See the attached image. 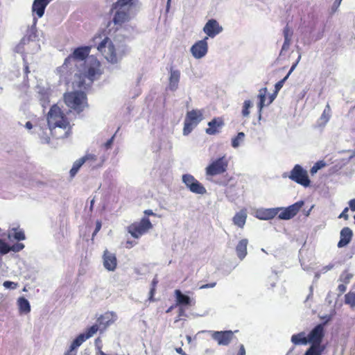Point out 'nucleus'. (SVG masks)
I'll return each mask as SVG.
<instances>
[{"label":"nucleus","instance_id":"dca6fc26","mask_svg":"<svg viewBox=\"0 0 355 355\" xmlns=\"http://www.w3.org/2000/svg\"><path fill=\"white\" fill-rule=\"evenodd\" d=\"M211 337L219 345L226 346L232 341L234 333L232 331H217L213 332Z\"/></svg>","mask_w":355,"mask_h":355},{"label":"nucleus","instance_id":"864d4df0","mask_svg":"<svg viewBox=\"0 0 355 355\" xmlns=\"http://www.w3.org/2000/svg\"><path fill=\"white\" fill-rule=\"evenodd\" d=\"M156 289H154V288H150V292H149V297L148 300L150 301H154V295L155 293Z\"/></svg>","mask_w":355,"mask_h":355},{"label":"nucleus","instance_id":"052dcab7","mask_svg":"<svg viewBox=\"0 0 355 355\" xmlns=\"http://www.w3.org/2000/svg\"><path fill=\"white\" fill-rule=\"evenodd\" d=\"M134 245H135V243H134L133 241H128L126 242V244H125V248H132Z\"/></svg>","mask_w":355,"mask_h":355},{"label":"nucleus","instance_id":"338daca9","mask_svg":"<svg viewBox=\"0 0 355 355\" xmlns=\"http://www.w3.org/2000/svg\"><path fill=\"white\" fill-rule=\"evenodd\" d=\"M176 306L175 305H173L171 306H170L167 310H166V313H169L171 312Z\"/></svg>","mask_w":355,"mask_h":355},{"label":"nucleus","instance_id":"6ab92c4d","mask_svg":"<svg viewBox=\"0 0 355 355\" xmlns=\"http://www.w3.org/2000/svg\"><path fill=\"white\" fill-rule=\"evenodd\" d=\"M209 128L206 129V133L209 135H214L220 132L224 125L223 119L220 117L214 118L208 123Z\"/></svg>","mask_w":355,"mask_h":355},{"label":"nucleus","instance_id":"20e7f679","mask_svg":"<svg viewBox=\"0 0 355 355\" xmlns=\"http://www.w3.org/2000/svg\"><path fill=\"white\" fill-rule=\"evenodd\" d=\"M134 6V0H118L113 3L112 10L115 12L112 22L117 31L130 19V11Z\"/></svg>","mask_w":355,"mask_h":355},{"label":"nucleus","instance_id":"ea45409f","mask_svg":"<svg viewBox=\"0 0 355 355\" xmlns=\"http://www.w3.org/2000/svg\"><path fill=\"white\" fill-rule=\"evenodd\" d=\"M11 250L10 247L5 242L0 241V252L1 254H7Z\"/></svg>","mask_w":355,"mask_h":355},{"label":"nucleus","instance_id":"f03ea898","mask_svg":"<svg viewBox=\"0 0 355 355\" xmlns=\"http://www.w3.org/2000/svg\"><path fill=\"white\" fill-rule=\"evenodd\" d=\"M101 74V62L95 57L91 56L85 61L83 69H78L75 73L73 85L80 89H87Z\"/></svg>","mask_w":355,"mask_h":355},{"label":"nucleus","instance_id":"e2e57ef3","mask_svg":"<svg viewBox=\"0 0 355 355\" xmlns=\"http://www.w3.org/2000/svg\"><path fill=\"white\" fill-rule=\"evenodd\" d=\"M25 127L28 129V130H31L33 128V124L31 121H27L25 124Z\"/></svg>","mask_w":355,"mask_h":355},{"label":"nucleus","instance_id":"72a5a7b5","mask_svg":"<svg viewBox=\"0 0 355 355\" xmlns=\"http://www.w3.org/2000/svg\"><path fill=\"white\" fill-rule=\"evenodd\" d=\"M353 274L350 273L348 270H344L339 277V281L345 284H349L351 279L353 277Z\"/></svg>","mask_w":355,"mask_h":355},{"label":"nucleus","instance_id":"0e129e2a","mask_svg":"<svg viewBox=\"0 0 355 355\" xmlns=\"http://www.w3.org/2000/svg\"><path fill=\"white\" fill-rule=\"evenodd\" d=\"M24 73L26 76L30 73L28 65L26 64L24 66Z\"/></svg>","mask_w":355,"mask_h":355},{"label":"nucleus","instance_id":"a211bd4d","mask_svg":"<svg viewBox=\"0 0 355 355\" xmlns=\"http://www.w3.org/2000/svg\"><path fill=\"white\" fill-rule=\"evenodd\" d=\"M103 266L108 271H114L117 267V259L114 253L105 250L103 255Z\"/></svg>","mask_w":355,"mask_h":355},{"label":"nucleus","instance_id":"ddd939ff","mask_svg":"<svg viewBox=\"0 0 355 355\" xmlns=\"http://www.w3.org/2000/svg\"><path fill=\"white\" fill-rule=\"evenodd\" d=\"M324 336V329L322 324L316 325L308 334L307 338L311 345H315L317 347H324L325 345H322L323 338Z\"/></svg>","mask_w":355,"mask_h":355},{"label":"nucleus","instance_id":"13d9d810","mask_svg":"<svg viewBox=\"0 0 355 355\" xmlns=\"http://www.w3.org/2000/svg\"><path fill=\"white\" fill-rule=\"evenodd\" d=\"M144 214L146 216H155V214L151 209H146L144 211Z\"/></svg>","mask_w":355,"mask_h":355},{"label":"nucleus","instance_id":"4c0bfd02","mask_svg":"<svg viewBox=\"0 0 355 355\" xmlns=\"http://www.w3.org/2000/svg\"><path fill=\"white\" fill-rule=\"evenodd\" d=\"M252 104L250 100H246L243 103L242 109V115L244 117H248L250 114V108L252 107Z\"/></svg>","mask_w":355,"mask_h":355},{"label":"nucleus","instance_id":"de8ad7c7","mask_svg":"<svg viewBox=\"0 0 355 355\" xmlns=\"http://www.w3.org/2000/svg\"><path fill=\"white\" fill-rule=\"evenodd\" d=\"M348 211H349V208L348 207H345L344 209V210L343 211V212L339 215L338 218H343L345 220H348V218H349V215L347 214Z\"/></svg>","mask_w":355,"mask_h":355},{"label":"nucleus","instance_id":"5fc2aeb1","mask_svg":"<svg viewBox=\"0 0 355 355\" xmlns=\"http://www.w3.org/2000/svg\"><path fill=\"white\" fill-rule=\"evenodd\" d=\"M349 206L352 211H355V198L349 201Z\"/></svg>","mask_w":355,"mask_h":355},{"label":"nucleus","instance_id":"f8f14e48","mask_svg":"<svg viewBox=\"0 0 355 355\" xmlns=\"http://www.w3.org/2000/svg\"><path fill=\"white\" fill-rule=\"evenodd\" d=\"M182 182L193 193L203 195L206 193L205 187L197 180L192 175L184 174L182 175Z\"/></svg>","mask_w":355,"mask_h":355},{"label":"nucleus","instance_id":"2eb2a0df","mask_svg":"<svg viewBox=\"0 0 355 355\" xmlns=\"http://www.w3.org/2000/svg\"><path fill=\"white\" fill-rule=\"evenodd\" d=\"M207 39L208 37H205L203 40L196 42L191 46V52L195 58H202L207 54L208 51Z\"/></svg>","mask_w":355,"mask_h":355},{"label":"nucleus","instance_id":"412c9836","mask_svg":"<svg viewBox=\"0 0 355 355\" xmlns=\"http://www.w3.org/2000/svg\"><path fill=\"white\" fill-rule=\"evenodd\" d=\"M331 117V108L327 103L321 114L318 119L315 127L318 128H324Z\"/></svg>","mask_w":355,"mask_h":355},{"label":"nucleus","instance_id":"aec40b11","mask_svg":"<svg viewBox=\"0 0 355 355\" xmlns=\"http://www.w3.org/2000/svg\"><path fill=\"white\" fill-rule=\"evenodd\" d=\"M352 230L348 227H343L340 233V241L338 243V247L343 248L346 246L352 241Z\"/></svg>","mask_w":355,"mask_h":355},{"label":"nucleus","instance_id":"774afa93","mask_svg":"<svg viewBox=\"0 0 355 355\" xmlns=\"http://www.w3.org/2000/svg\"><path fill=\"white\" fill-rule=\"evenodd\" d=\"M94 202V200H92L91 201V209H92V207H93Z\"/></svg>","mask_w":355,"mask_h":355},{"label":"nucleus","instance_id":"b1692460","mask_svg":"<svg viewBox=\"0 0 355 355\" xmlns=\"http://www.w3.org/2000/svg\"><path fill=\"white\" fill-rule=\"evenodd\" d=\"M175 296V306H190L191 304V298L183 294L180 290L176 289L174 292Z\"/></svg>","mask_w":355,"mask_h":355},{"label":"nucleus","instance_id":"49530a36","mask_svg":"<svg viewBox=\"0 0 355 355\" xmlns=\"http://www.w3.org/2000/svg\"><path fill=\"white\" fill-rule=\"evenodd\" d=\"M291 40L289 39H284V44L282 47V52L284 51H287L289 49L290 44H291Z\"/></svg>","mask_w":355,"mask_h":355},{"label":"nucleus","instance_id":"423d86ee","mask_svg":"<svg viewBox=\"0 0 355 355\" xmlns=\"http://www.w3.org/2000/svg\"><path fill=\"white\" fill-rule=\"evenodd\" d=\"M66 105L77 114L89 107L87 94L82 91H72L64 94Z\"/></svg>","mask_w":355,"mask_h":355},{"label":"nucleus","instance_id":"0eeeda50","mask_svg":"<svg viewBox=\"0 0 355 355\" xmlns=\"http://www.w3.org/2000/svg\"><path fill=\"white\" fill-rule=\"evenodd\" d=\"M203 111L193 109L186 114L184 122L183 135H188L202 121Z\"/></svg>","mask_w":355,"mask_h":355},{"label":"nucleus","instance_id":"e433bc0d","mask_svg":"<svg viewBox=\"0 0 355 355\" xmlns=\"http://www.w3.org/2000/svg\"><path fill=\"white\" fill-rule=\"evenodd\" d=\"M245 134L243 132H239L238 135L232 139V146L234 148H237L240 145L241 141L243 140Z\"/></svg>","mask_w":355,"mask_h":355},{"label":"nucleus","instance_id":"2f4dec72","mask_svg":"<svg viewBox=\"0 0 355 355\" xmlns=\"http://www.w3.org/2000/svg\"><path fill=\"white\" fill-rule=\"evenodd\" d=\"M296 66V64H294L290 71H288V73H287V75L282 80H280L279 81H278L275 85V94H277L279 92V91L282 89V87H283L285 81L287 80V78H288V76H290V74L291 73V72L293 71V69H295Z\"/></svg>","mask_w":355,"mask_h":355},{"label":"nucleus","instance_id":"680f3d73","mask_svg":"<svg viewBox=\"0 0 355 355\" xmlns=\"http://www.w3.org/2000/svg\"><path fill=\"white\" fill-rule=\"evenodd\" d=\"M184 315V310L182 308V306H180L179 309L178 317L180 318L181 316H182Z\"/></svg>","mask_w":355,"mask_h":355},{"label":"nucleus","instance_id":"79ce46f5","mask_svg":"<svg viewBox=\"0 0 355 355\" xmlns=\"http://www.w3.org/2000/svg\"><path fill=\"white\" fill-rule=\"evenodd\" d=\"M283 34L284 39L291 40V37L293 35V31L291 30L288 26L284 27L283 31Z\"/></svg>","mask_w":355,"mask_h":355},{"label":"nucleus","instance_id":"6e6552de","mask_svg":"<svg viewBox=\"0 0 355 355\" xmlns=\"http://www.w3.org/2000/svg\"><path fill=\"white\" fill-rule=\"evenodd\" d=\"M153 228V224L147 217L142 218L138 222L131 223L127 227V231L135 239H139Z\"/></svg>","mask_w":355,"mask_h":355},{"label":"nucleus","instance_id":"c756f323","mask_svg":"<svg viewBox=\"0 0 355 355\" xmlns=\"http://www.w3.org/2000/svg\"><path fill=\"white\" fill-rule=\"evenodd\" d=\"M87 339L85 338L84 334H80L71 343L69 349L65 353V355H70V353L73 352L74 349L78 348L79 346L82 345V343L85 341Z\"/></svg>","mask_w":355,"mask_h":355},{"label":"nucleus","instance_id":"a18cd8bd","mask_svg":"<svg viewBox=\"0 0 355 355\" xmlns=\"http://www.w3.org/2000/svg\"><path fill=\"white\" fill-rule=\"evenodd\" d=\"M337 290L339 292L340 295L343 294L346 291V290H347V284H345L341 282V284H340L338 286Z\"/></svg>","mask_w":355,"mask_h":355},{"label":"nucleus","instance_id":"bf43d9fd","mask_svg":"<svg viewBox=\"0 0 355 355\" xmlns=\"http://www.w3.org/2000/svg\"><path fill=\"white\" fill-rule=\"evenodd\" d=\"M175 351L177 352V353H178L179 354H181V355H188L187 354H186L183 349L181 348V347H178L175 349Z\"/></svg>","mask_w":355,"mask_h":355},{"label":"nucleus","instance_id":"473e14b6","mask_svg":"<svg viewBox=\"0 0 355 355\" xmlns=\"http://www.w3.org/2000/svg\"><path fill=\"white\" fill-rule=\"evenodd\" d=\"M324 349V347H317L315 345H311L304 355H322Z\"/></svg>","mask_w":355,"mask_h":355},{"label":"nucleus","instance_id":"4be33fe9","mask_svg":"<svg viewBox=\"0 0 355 355\" xmlns=\"http://www.w3.org/2000/svg\"><path fill=\"white\" fill-rule=\"evenodd\" d=\"M279 212L278 208H270L258 210L256 214L257 218L261 220H270L274 218Z\"/></svg>","mask_w":355,"mask_h":355},{"label":"nucleus","instance_id":"c85d7f7f","mask_svg":"<svg viewBox=\"0 0 355 355\" xmlns=\"http://www.w3.org/2000/svg\"><path fill=\"white\" fill-rule=\"evenodd\" d=\"M17 302L20 313H28L31 311V306L29 302L25 297H19Z\"/></svg>","mask_w":355,"mask_h":355},{"label":"nucleus","instance_id":"58836bf2","mask_svg":"<svg viewBox=\"0 0 355 355\" xmlns=\"http://www.w3.org/2000/svg\"><path fill=\"white\" fill-rule=\"evenodd\" d=\"M325 166V163L323 161L317 162L311 168L310 172L313 175L317 171L323 168Z\"/></svg>","mask_w":355,"mask_h":355},{"label":"nucleus","instance_id":"cd10ccee","mask_svg":"<svg viewBox=\"0 0 355 355\" xmlns=\"http://www.w3.org/2000/svg\"><path fill=\"white\" fill-rule=\"evenodd\" d=\"M291 342L295 345H306L309 343V339L305 336L304 332H300L292 336Z\"/></svg>","mask_w":355,"mask_h":355},{"label":"nucleus","instance_id":"09e8293b","mask_svg":"<svg viewBox=\"0 0 355 355\" xmlns=\"http://www.w3.org/2000/svg\"><path fill=\"white\" fill-rule=\"evenodd\" d=\"M114 135H113L107 142L104 144L105 149H110L113 144Z\"/></svg>","mask_w":355,"mask_h":355},{"label":"nucleus","instance_id":"f704fd0d","mask_svg":"<svg viewBox=\"0 0 355 355\" xmlns=\"http://www.w3.org/2000/svg\"><path fill=\"white\" fill-rule=\"evenodd\" d=\"M345 302L351 306H355V292H349L345 295Z\"/></svg>","mask_w":355,"mask_h":355},{"label":"nucleus","instance_id":"c03bdc74","mask_svg":"<svg viewBox=\"0 0 355 355\" xmlns=\"http://www.w3.org/2000/svg\"><path fill=\"white\" fill-rule=\"evenodd\" d=\"M3 285L6 288H15L17 284L12 282L6 281Z\"/></svg>","mask_w":355,"mask_h":355},{"label":"nucleus","instance_id":"7ed1b4c3","mask_svg":"<svg viewBox=\"0 0 355 355\" xmlns=\"http://www.w3.org/2000/svg\"><path fill=\"white\" fill-rule=\"evenodd\" d=\"M91 46H83L75 49L71 54L65 58L64 63L58 68L61 76L68 78L78 67V62L86 61L91 52Z\"/></svg>","mask_w":355,"mask_h":355},{"label":"nucleus","instance_id":"f257e3e1","mask_svg":"<svg viewBox=\"0 0 355 355\" xmlns=\"http://www.w3.org/2000/svg\"><path fill=\"white\" fill-rule=\"evenodd\" d=\"M48 126L51 135L57 139L67 138L71 134V125L62 109L53 105L47 114Z\"/></svg>","mask_w":355,"mask_h":355},{"label":"nucleus","instance_id":"393cba45","mask_svg":"<svg viewBox=\"0 0 355 355\" xmlns=\"http://www.w3.org/2000/svg\"><path fill=\"white\" fill-rule=\"evenodd\" d=\"M247 219V209H242L239 212H237L234 216L233 217V223L235 225L243 228L245 224Z\"/></svg>","mask_w":355,"mask_h":355},{"label":"nucleus","instance_id":"c9c22d12","mask_svg":"<svg viewBox=\"0 0 355 355\" xmlns=\"http://www.w3.org/2000/svg\"><path fill=\"white\" fill-rule=\"evenodd\" d=\"M98 329L99 328L98 324H94L91 326L89 328L87 329L86 332L83 334L85 338L88 339L93 336L94 334H95L98 331Z\"/></svg>","mask_w":355,"mask_h":355},{"label":"nucleus","instance_id":"3c124183","mask_svg":"<svg viewBox=\"0 0 355 355\" xmlns=\"http://www.w3.org/2000/svg\"><path fill=\"white\" fill-rule=\"evenodd\" d=\"M245 354H246V352H245V349L244 345L242 344L240 345L239 352L236 354V355H245Z\"/></svg>","mask_w":355,"mask_h":355},{"label":"nucleus","instance_id":"a878e982","mask_svg":"<svg viewBox=\"0 0 355 355\" xmlns=\"http://www.w3.org/2000/svg\"><path fill=\"white\" fill-rule=\"evenodd\" d=\"M180 78V72L178 70H171L169 77V89L175 91L178 87V83Z\"/></svg>","mask_w":355,"mask_h":355},{"label":"nucleus","instance_id":"6e6d98bb","mask_svg":"<svg viewBox=\"0 0 355 355\" xmlns=\"http://www.w3.org/2000/svg\"><path fill=\"white\" fill-rule=\"evenodd\" d=\"M157 284H158L157 279L154 278L151 282V288H154V289H156Z\"/></svg>","mask_w":355,"mask_h":355},{"label":"nucleus","instance_id":"37998d69","mask_svg":"<svg viewBox=\"0 0 355 355\" xmlns=\"http://www.w3.org/2000/svg\"><path fill=\"white\" fill-rule=\"evenodd\" d=\"M24 248V245L22 243H16L10 247L11 250L13 252H19Z\"/></svg>","mask_w":355,"mask_h":355},{"label":"nucleus","instance_id":"69168bd1","mask_svg":"<svg viewBox=\"0 0 355 355\" xmlns=\"http://www.w3.org/2000/svg\"><path fill=\"white\" fill-rule=\"evenodd\" d=\"M341 1L342 0H336L334 6L338 8L340 6Z\"/></svg>","mask_w":355,"mask_h":355},{"label":"nucleus","instance_id":"4468645a","mask_svg":"<svg viewBox=\"0 0 355 355\" xmlns=\"http://www.w3.org/2000/svg\"><path fill=\"white\" fill-rule=\"evenodd\" d=\"M303 205L304 202L300 200L285 208L277 207L279 209L278 218L282 220H289L297 215Z\"/></svg>","mask_w":355,"mask_h":355},{"label":"nucleus","instance_id":"5701e85b","mask_svg":"<svg viewBox=\"0 0 355 355\" xmlns=\"http://www.w3.org/2000/svg\"><path fill=\"white\" fill-rule=\"evenodd\" d=\"M49 3V0H34L32 6L33 12L36 13L37 17H42Z\"/></svg>","mask_w":355,"mask_h":355},{"label":"nucleus","instance_id":"1a4fd4ad","mask_svg":"<svg viewBox=\"0 0 355 355\" xmlns=\"http://www.w3.org/2000/svg\"><path fill=\"white\" fill-rule=\"evenodd\" d=\"M229 165V159L225 155L218 157L206 167L205 173L207 176H216L225 173Z\"/></svg>","mask_w":355,"mask_h":355},{"label":"nucleus","instance_id":"f3484780","mask_svg":"<svg viewBox=\"0 0 355 355\" xmlns=\"http://www.w3.org/2000/svg\"><path fill=\"white\" fill-rule=\"evenodd\" d=\"M223 28L218 22L214 19H209L205 24L203 31L210 37H214L216 35L222 32Z\"/></svg>","mask_w":355,"mask_h":355},{"label":"nucleus","instance_id":"9d476101","mask_svg":"<svg viewBox=\"0 0 355 355\" xmlns=\"http://www.w3.org/2000/svg\"><path fill=\"white\" fill-rule=\"evenodd\" d=\"M96 160V156L93 154H86L85 156L80 157L74 162L72 168L69 171L70 177L71 178H74L75 175L78 172L80 167L85 164L88 163L89 166L92 168H96L102 166L103 161L102 160L101 163L98 164H95L94 162Z\"/></svg>","mask_w":355,"mask_h":355},{"label":"nucleus","instance_id":"8fccbe9b","mask_svg":"<svg viewBox=\"0 0 355 355\" xmlns=\"http://www.w3.org/2000/svg\"><path fill=\"white\" fill-rule=\"evenodd\" d=\"M216 285V282H211L209 284H202L200 286V289L214 288Z\"/></svg>","mask_w":355,"mask_h":355},{"label":"nucleus","instance_id":"7c9ffc66","mask_svg":"<svg viewBox=\"0 0 355 355\" xmlns=\"http://www.w3.org/2000/svg\"><path fill=\"white\" fill-rule=\"evenodd\" d=\"M268 89L266 87L261 88L259 91V95L258 98H259V103L258 104L259 112H261V110L265 106V101H266V96L267 94Z\"/></svg>","mask_w":355,"mask_h":355},{"label":"nucleus","instance_id":"a19ab883","mask_svg":"<svg viewBox=\"0 0 355 355\" xmlns=\"http://www.w3.org/2000/svg\"><path fill=\"white\" fill-rule=\"evenodd\" d=\"M13 237L17 241H23L25 239V234L21 230H16L14 232Z\"/></svg>","mask_w":355,"mask_h":355},{"label":"nucleus","instance_id":"603ef678","mask_svg":"<svg viewBox=\"0 0 355 355\" xmlns=\"http://www.w3.org/2000/svg\"><path fill=\"white\" fill-rule=\"evenodd\" d=\"M101 228V222L100 220H97L96 223V228L93 233V236L98 233Z\"/></svg>","mask_w":355,"mask_h":355},{"label":"nucleus","instance_id":"39448f33","mask_svg":"<svg viewBox=\"0 0 355 355\" xmlns=\"http://www.w3.org/2000/svg\"><path fill=\"white\" fill-rule=\"evenodd\" d=\"M98 39L101 40L96 46L98 51L107 62L112 64L117 63L123 56V54H117L113 42L108 37L104 35V37L102 39V35L97 34L94 36L93 40L96 42Z\"/></svg>","mask_w":355,"mask_h":355},{"label":"nucleus","instance_id":"bb28decb","mask_svg":"<svg viewBox=\"0 0 355 355\" xmlns=\"http://www.w3.org/2000/svg\"><path fill=\"white\" fill-rule=\"evenodd\" d=\"M248 241L246 239H241L236 247V254L240 259H243L247 255V245Z\"/></svg>","mask_w":355,"mask_h":355},{"label":"nucleus","instance_id":"9b49d317","mask_svg":"<svg viewBox=\"0 0 355 355\" xmlns=\"http://www.w3.org/2000/svg\"><path fill=\"white\" fill-rule=\"evenodd\" d=\"M288 177L293 181L305 187L310 185L311 181L306 171L299 164L295 165Z\"/></svg>","mask_w":355,"mask_h":355},{"label":"nucleus","instance_id":"4d7b16f0","mask_svg":"<svg viewBox=\"0 0 355 355\" xmlns=\"http://www.w3.org/2000/svg\"><path fill=\"white\" fill-rule=\"evenodd\" d=\"M277 94H275V92H274V93L270 96V99L267 103V105L270 104L274 101V99L276 98Z\"/></svg>","mask_w":355,"mask_h":355}]
</instances>
